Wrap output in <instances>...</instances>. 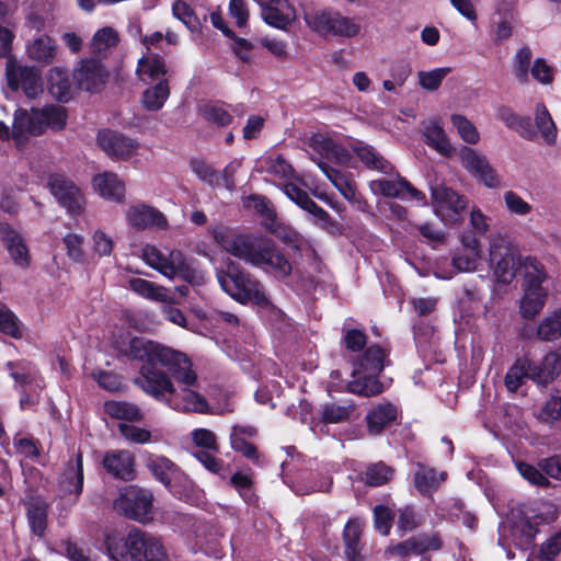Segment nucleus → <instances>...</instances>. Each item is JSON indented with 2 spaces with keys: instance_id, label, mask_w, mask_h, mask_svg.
Listing matches in <instances>:
<instances>
[{
  "instance_id": "f704fd0d",
  "label": "nucleus",
  "mask_w": 561,
  "mask_h": 561,
  "mask_svg": "<svg viewBox=\"0 0 561 561\" xmlns=\"http://www.w3.org/2000/svg\"><path fill=\"white\" fill-rule=\"evenodd\" d=\"M497 117L505 126L517 133L524 139H534V126L529 117L522 116L515 113L510 107H501L497 112Z\"/></svg>"
},
{
  "instance_id": "39448f33",
  "label": "nucleus",
  "mask_w": 561,
  "mask_h": 561,
  "mask_svg": "<svg viewBox=\"0 0 561 561\" xmlns=\"http://www.w3.org/2000/svg\"><path fill=\"white\" fill-rule=\"evenodd\" d=\"M67 113L61 105H46L42 108L32 107L16 110L13 121V136L18 145H21L27 135H41L47 128L60 130L66 126Z\"/></svg>"
},
{
  "instance_id": "09e8293b",
  "label": "nucleus",
  "mask_w": 561,
  "mask_h": 561,
  "mask_svg": "<svg viewBox=\"0 0 561 561\" xmlns=\"http://www.w3.org/2000/svg\"><path fill=\"white\" fill-rule=\"evenodd\" d=\"M7 368L16 386H31L36 377L35 367L26 360L8 362Z\"/></svg>"
},
{
  "instance_id": "4468645a",
  "label": "nucleus",
  "mask_w": 561,
  "mask_h": 561,
  "mask_svg": "<svg viewBox=\"0 0 561 561\" xmlns=\"http://www.w3.org/2000/svg\"><path fill=\"white\" fill-rule=\"evenodd\" d=\"M370 188L375 194H379L387 198L414 199L426 205L425 194L407 181L404 178L397 175V179H377L370 182Z\"/></svg>"
},
{
  "instance_id": "f257e3e1",
  "label": "nucleus",
  "mask_w": 561,
  "mask_h": 561,
  "mask_svg": "<svg viewBox=\"0 0 561 561\" xmlns=\"http://www.w3.org/2000/svg\"><path fill=\"white\" fill-rule=\"evenodd\" d=\"M119 352L135 360L145 362L135 383L147 394L164 401L170 408L185 412L204 413L206 399L194 388L197 375L191 359L182 352L144 337H131Z\"/></svg>"
},
{
  "instance_id": "4c0bfd02",
  "label": "nucleus",
  "mask_w": 561,
  "mask_h": 561,
  "mask_svg": "<svg viewBox=\"0 0 561 561\" xmlns=\"http://www.w3.org/2000/svg\"><path fill=\"white\" fill-rule=\"evenodd\" d=\"M352 149L357 158L369 169L383 173H388L392 169L390 162L380 156L374 147L363 141L357 140L352 144Z\"/></svg>"
},
{
  "instance_id": "7ed1b4c3",
  "label": "nucleus",
  "mask_w": 561,
  "mask_h": 561,
  "mask_svg": "<svg viewBox=\"0 0 561 561\" xmlns=\"http://www.w3.org/2000/svg\"><path fill=\"white\" fill-rule=\"evenodd\" d=\"M105 546L111 559L128 556L131 561H169L162 540L137 528L131 529L126 537L108 534Z\"/></svg>"
},
{
  "instance_id": "aec40b11",
  "label": "nucleus",
  "mask_w": 561,
  "mask_h": 561,
  "mask_svg": "<svg viewBox=\"0 0 561 561\" xmlns=\"http://www.w3.org/2000/svg\"><path fill=\"white\" fill-rule=\"evenodd\" d=\"M440 548L442 540L437 535L423 534L411 537L396 545H390L386 549V554L404 559L411 554H422L430 550H439Z\"/></svg>"
},
{
  "instance_id": "dca6fc26",
  "label": "nucleus",
  "mask_w": 561,
  "mask_h": 561,
  "mask_svg": "<svg viewBox=\"0 0 561 561\" xmlns=\"http://www.w3.org/2000/svg\"><path fill=\"white\" fill-rule=\"evenodd\" d=\"M100 148L114 160H127L137 153L139 144L123 134L105 129L98 134Z\"/></svg>"
},
{
  "instance_id": "a878e982",
  "label": "nucleus",
  "mask_w": 561,
  "mask_h": 561,
  "mask_svg": "<svg viewBox=\"0 0 561 561\" xmlns=\"http://www.w3.org/2000/svg\"><path fill=\"white\" fill-rule=\"evenodd\" d=\"M60 490L67 494H73L76 500L83 490V459L78 453L73 461H69L59 480Z\"/></svg>"
},
{
  "instance_id": "49530a36",
  "label": "nucleus",
  "mask_w": 561,
  "mask_h": 561,
  "mask_svg": "<svg viewBox=\"0 0 561 561\" xmlns=\"http://www.w3.org/2000/svg\"><path fill=\"white\" fill-rule=\"evenodd\" d=\"M31 59L42 64H50L55 57V45L50 37L42 35L35 38L27 47Z\"/></svg>"
},
{
  "instance_id": "e2e57ef3",
  "label": "nucleus",
  "mask_w": 561,
  "mask_h": 561,
  "mask_svg": "<svg viewBox=\"0 0 561 561\" xmlns=\"http://www.w3.org/2000/svg\"><path fill=\"white\" fill-rule=\"evenodd\" d=\"M352 407L327 403L322 407L321 417L325 423H340L350 419Z\"/></svg>"
},
{
  "instance_id": "5701e85b",
  "label": "nucleus",
  "mask_w": 561,
  "mask_h": 561,
  "mask_svg": "<svg viewBox=\"0 0 561 561\" xmlns=\"http://www.w3.org/2000/svg\"><path fill=\"white\" fill-rule=\"evenodd\" d=\"M73 79L80 89L95 92L105 82L106 73L101 62L94 58L84 59L73 72Z\"/></svg>"
},
{
  "instance_id": "393cba45",
  "label": "nucleus",
  "mask_w": 561,
  "mask_h": 561,
  "mask_svg": "<svg viewBox=\"0 0 561 561\" xmlns=\"http://www.w3.org/2000/svg\"><path fill=\"white\" fill-rule=\"evenodd\" d=\"M535 138L529 141H538L539 139L547 146H554L558 137L557 125L543 103H537L535 106Z\"/></svg>"
},
{
  "instance_id": "f8f14e48",
  "label": "nucleus",
  "mask_w": 561,
  "mask_h": 561,
  "mask_svg": "<svg viewBox=\"0 0 561 561\" xmlns=\"http://www.w3.org/2000/svg\"><path fill=\"white\" fill-rule=\"evenodd\" d=\"M5 77L13 91L22 89L28 99H36L44 91L39 73L34 68L20 67L12 58L7 60Z\"/></svg>"
},
{
  "instance_id": "c756f323",
  "label": "nucleus",
  "mask_w": 561,
  "mask_h": 561,
  "mask_svg": "<svg viewBox=\"0 0 561 561\" xmlns=\"http://www.w3.org/2000/svg\"><path fill=\"white\" fill-rule=\"evenodd\" d=\"M535 375L534 362L528 357L517 358L508 368L504 385L510 392H516L527 380H533Z\"/></svg>"
},
{
  "instance_id": "2f4dec72",
  "label": "nucleus",
  "mask_w": 561,
  "mask_h": 561,
  "mask_svg": "<svg viewBox=\"0 0 561 561\" xmlns=\"http://www.w3.org/2000/svg\"><path fill=\"white\" fill-rule=\"evenodd\" d=\"M446 479V471L437 472L434 468L417 463V470L414 473V485L422 495L431 496Z\"/></svg>"
},
{
  "instance_id": "f03ea898",
  "label": "nucleus",
  "mask_w": 561,
  "mask_h": 561,
  "mask_svg": "<svg viewBox=\"0 0 561 561\" xmlns=\"http://www.w3.org/2000/svg\"><path fill=\"white\" fill-rule=\"evenodd\" d=\"M215 241L228 253L245 263L263 268L278 279L291 273V264L270 239L254 234H232L228 228L214 229Z\"/></svg>"
},
{
  "instance_id": "20e7f679",
  "label": "nucleus",
  "mask_w": 561,
  "mask_h": 561,
  "mask_svg": "<svg viewBox=\"0 0 561 561\" xmlns=\"http://www.w3.org/2000/svg\"><path fill=\"white\" fill-rule=\"evenodd\" d=\"M386 352L379 345H370L363 355L353 362V379L347 383V391L363 397L377 396L383 386L378 376L385 367Z\"/></svg>"
},
{
  "instance_id": "13d9d810",
  "label": "nucleus",
  "mask_w": 561,
  "mask_h": 561,
  "mask_svg": "<svg viewBox=\"0 0 561 561\" xmlns=\"http://www.w3.org/2000/svg\"><path fill=\"white\" fill-rule=\"evenodd\" d=\"M13 446L18 454L32 460L37 459L41 455V444L38 439H35L32 436H22L20 434L15 435L13 438Z\"/></svg>"
},
{
  "instance_id": "58836bf2",
  "label": "nucleus",
  "mask_w": 561,
  "mask_h": 561,
  "mask_svg": "<svg viewBox=\"0 0 561 561\" xmlns=\"http://www.w3.org/2000/svg\"><path fill=\"white\" fill-rule=\"evenodd\" d=\"M129 288L139 296L153 301L169 302L172 300L165 287L144 278H131L129 280Z\"/></svg>"
},
{
  "instance_id": "774afa93",
  "label": "nucleus",
  "mask_w": 561,
  "mask_h": 561,
  "mask_svg": "<svg viewBox=\"0 0 561 561\" xmlns=\"http://www.w3.org/2000/svg\"><path fill=\"white\" fill-rule=\"evenodd\" d=\"M374 519L376 529L383 536L390 533L393 519V513L385 505H377L374 508Z\"/></svg>"
},
{
  "instance_id": "052dcab7",
  "label": "nucleus",
  "mask_w": 561,
  "mask_h": 561,
  "mask_svg": "<svg viewBox=\"0 0 561 561\" xmlns=\"http://www.w3.org/2000/svg\"><path fill=\"white\" fill-rule=\"evenodd\" d=\"M531 50L528 47L518 49L514 56V76L520 83L528 81V70L531 61Z\"/></svg>"
},
{
  "instance_id": "338daca9",
  "label": "nucleus",
  "mask_w": 561,
  "mask_h": 561,
  "mask_svg": "<svg viewBox=\"0 0 561 561\" xmlns=\"http://www.w3.org/2000/svg\"><path fill=\"white\" fill-rule=\"evenodd\" d=\"M504 203L510 213L525 216L528 215L533 207L513 191H507L503 195Z\"/></svg>"
},
{
  "instance_id": "9d476101",
  "label": "nucleus",
  "mask_w": 561,
  "mask_h": 561,
  "mask_svg": "<svg viewBox=\"0 0 561 561\" xmlns=\"http://www.w3.org/2000/svg\"><path fill=\"white\" fill-rule=\"evenodd\" d=\"M305 21L312 31L320 34L354 37L360 30L359 24L354 19L333 11L306 14Z\"/></svg>"
},
{
  "instance_id": "0eeeda50",
  "label": "nucleus",
  "mask_w": 561,
  "mask_h": 561,
  "mask_svg": "<svg viewBox=\"0 0 561 561\" xmlns=\"http://www.w3.org/2000/svg\"><path fill=\"white\" fill-rule=\"evenodd\" d=\"M524 270V295L519 302V313L526 320L534 319L543 309L547 290L542 287L546 278L543 265L535 257L526 256L522 262Z\"/></svg>"
},
{
  "instance_id": "bb28decb",
  "label": "nucleus",
  "mask_w": 561,
  "mask_h": 561,
  "mask_svg": "<svg viewBox=\"0 0 561 561\" xmlns=\"http://www.w3.org/2000/svg\"><path fill=\"white\" fill-rule=\"evenodd\" d=\"M167 67L164 59L158 54H146L138 60L136 73L146 84H154L159 80H167Z\"/></svg>"
},
{
  "instance_id": "6e6d98bb",
  "label": "nucleus",
  "mask_w": 561,
  "mask_h": 561,
  "mask_svg": "<svg viewBox=\"0 0 561 561\" xmlns=\"http://www.w3.org/2000/svg\"><path fill=\"white\" fill-rule=\"evenodd\" d=\"M450 71L449 67L436 68L431 71H419V84L424 90L436 91Z\"/></svg>"
},
{
  "instance_id": "37998d69",
  "label": "nucleus",
  "mask_w": 561,
  "mask_h": 561,
  "mask_svg": "<svg viewBox=\"0 0 561 561\" xmlns=\"http://www.w3.org/2000/svg\"><path fill=\"white\" fill-rule=\"evenodd\" d=\"M146 466L152 476L167 488L170 486L172 478L176 477L180 471L174 462L163 456H150Z\"/></svg>"
},
{
  "instance_id": "ddd939ff",
  "label": "nucleus",
  "mask_w": 561,
  "mask_h": 561,
  "mask_svg": "<svg viewBox=\"0 0 561 561\" xmlns=\"http://www.w3.org/2000/svg\"><path fill=\"white\" fill-rule=\"evenodd\" d=\"M48 187L58 203L72 215L81 213L84 196L81 190L68 178L61 174H51L48 178Z\"/></svg>"
},
{
  "instance_id": "79ce46f5",
  "label": "nucleus",
  "mask_w": 561,
  "mask_h": 561,
  "mask_svg": "<svg viewBox=\"0 0 561 561\" xmlns=\"http://www.w3.org/2000/svg\"><path fill=\"white\" fill-rule=\"evenodd\" d=\"M397 417V409L390 404H379L368 412L366 415L367 427L370 434L377 435L389 423L393 422Z\"/></svg>"
},
{
  "instance_id": "6e6552de",
  "label": "nucleus",
  "mask_w": 561,
  "mask_h": 561,
  "mask_svg": "<svg viewBox=\"0 0 561 561\" xmlns=\"http://www.w3.org/2000/svg\"><path fill=\"white\" fill-rule=\"evenodd\" d=\"M517 260L515 249L510 238L505 234H493L489 243V264L499 283L510 284L516 276L517 264L523 268L522 262Z\"/></svg>"
},
{
  "instance_id": "72a5a7b5",
  "label": "nucleus",
  "mask_w": 561,
  "mask_h": 561,
  "mask_svg": "<svg viewBox=\"0 0 561 561\" xmlns=\"http://www.w3.org/2000/svg\"><path fill=\"white\" fill-rule=\"evenodd\" d=\"M497 117L505 126L517 133L524 139H534V126L529 117L522 116L515 113L510 107H501L497 112Z\"/></svg>"
},
{
  "instance_id": "a18cd8bd",
  "label": "nucleus",
  "mask_w": 561,
  "mask_h": 561,
  "mask_svg": "<svg viewBox=\"0 0 561 561\" xmlns=\"http://www.w3.org/2000/svg\"><path fill=\"white\" fill-rule=\"evenodd\" d=\"M362 535V525L358 520H348L343 531V540L345 545V554L347 560H354L360 556L359 539Z\"/></svg>"
},
{
  "instance_id": "473e14b6",
  "label": "nucleus",
  "mask_w": 561,
  "mask_h": 561,
  "mask_svg": "<svg viewBox=\"0 0 561 561\" xmlns=\"http://www.w3.org/2000/svg\"><path fill=\"white\" fill-rule=\"evenodd\" d=\"M118 33L111 26L99 30L92 37L90 53L93 58L101 60L105 58L118 44Z\"/></svg>"
},
{
  "instance_id": "8fccbe9b",
  "label": "nucleus",
  "mask_w": 561,
  "mask_h": 561,
  "mask_svg": "<svg viewBox=\"0 0 561 561\" xmlns=\"http://www.w3.org/2000/svg\"><path fill=\"white\" fill-rule=\"evenodd\" d=\"M318 167L321 171L327 175V178L332 182V184L340 191V193L347 199L352 198L354 195V190L352 184L347 181L345 175L341 173L339 170L330 167L327 162L319 160Z\"/></svg>"
},
{
  "instance_id": "6ab92c4d",
  "label": "nucleus",
  "mask_w": 561,
  "mask_h": 561,
  "mask_svg": "<svg viewBox=\"0 0 561 561\" xmlns=\"http://www.w3.org/2000/svg\"><path fill=\"white\" fill-rule=\"evenodd\" d=\"M263 21L276 28L287 30L296 20V10L288 0H254Z\"/></svg>"
},
{
  "instance_id": "0e129e2a",
  "label": "nucleus",
  "mask_w": 561,
  "mask_h": 561,
  "mask_svg": "<svg viewBox=\"0 0 561 561\" xmlns=\"http://www.w3.org/2000/svg\"><path fill=\"white\" fill-rule=\"evenodd\" d=\"M67 250V255L73 262H84L83 237L77 233H68L62 239Z\"/></svg>"
},
{
  "instance_id": "3c124183",
  "label": "nucleus",
  "mask_w": 561,
  "mask_h": 561,
  "mask_svg": "<svg viewBox=\"0 0 561 561\" xmlns=\"http://www.w3.org/2000/svg\"><path fill=\"white\" fill-rule=\"evenodd\" d=\"M0 332L13 339L23 336L22 323L7 306L0 305Z\"/></svg>"
},
{
  "instance_id": "9b49d317",
  "label": "nucleus",
  "mask_w": 561,
  "mask_h": 561,
  "mask_svg": "<svg viewBox=\"0 0 561 561\" xmlns=\"http://www.w3.org/2000/svg\"><path fill=\"white\" fill-rule=\"evenodd\" d=\"M152 494L136 485L125 488L114 501V508L126 517L145 522L152 508Z\"/></svg>"
},
{
  "instance_id": "ea45409f",
  "label": "nucleus",
  "mask_w": 561,
  "mask_h": 561,
  "mask_svg": "<svg viewBox=\"0 0 561 561\" xmlns=\"http://www.w3.org/2000/svg\"><path fill=\"white\" fill-rule=\"evenodd\" d=\"M170 96V87L168 80H159L142 92L141 104L151 112L159 111L163 107L164 103Z\"/></svg>"
},
{
  "instance_id": "5fc2aeb1",
  "label": "nucleus",
  "mask_w": 561,
  "mask_h": 561,
  "mask_svg": "<svg viewBox=\"0 0 561 561\" xmlns=\"http://www.w3.org/2000/svg\"><path fill=\"white\" fill-rule=\"evenodd\" d=\"M393 476V469L383 462L371 463L365 471V481L370 486L387 483Z\"/></svg>"
},
{
  "instance_id": "864d4df0",
  "label": "nucleus",
  "mask_w": 561,
  "mask_h": 561,
  "mask_svg": "<svg viewBox=\"0 0 561 561\" xmlns=\"http://www.w3.org/2000/svg\"><path fill=\"white\" fill-rule=\"evenodd\" d=\"M450 121L463 141L474 145L480 140L477 127L466 116L453 114Z\"/></svg>"
},
{
  "instance_id": "de8ad7c7",
  "label": "nucleus",
  "mask_w": 561,
  "mask_h": 561,
  "mask_svg": "<svg viewBox=\"0 0 561 561\" xmlns=\"http://www.w3.org/2000/svg\"><path fill=\"white\" fill-rule=\"evenodd\" d=\"M424 137L426 144L436 149L439 153L444 156L450 154L451 145L438 122L433 121L425 126Z\"/></svg>"
},
{
  "instance_id": "680f3d73",
  "label": "nucleus",
  "mask_w": 561,
  "mask_h": 561,
  "mask_svg": "<svg viewBox=\"0 0 561 561\" xmlns=\"http://www.w3.org/2000/svg\"><path fill=\"white\" fill-rule=\"evenodd\" d=\"M230 446L234 451L240 453L254 465L262 463L257 448L250 443L249 439L240 438L237 435H230Z\"/></svg>"
},
{
  "instance_id": "1a4fd4ad",
  "label": "nucleus",
  "mask_w": 561,
  "mask_h": 561,
  "mask_svg": "<svg viewBox=\"0 0 561 561\" xmlns=\"http://www.w3.org/2000/svg\"><path fill=\"white\" fill-rule=\"evenodd\" d=\"M432 207L445 224H456L468 207V201L443 183L431 185Z\"/></svg>"
},
{
  "instance_id": "c9c22d12",
  "label": "nucleus",
  "mask_w": 561,
  "mask_h": 561,
  "mask_svg": "<svg viewBox=\"0 0 561 561\" xmlns=\"http://www.w3.org/2000/svg\"><path fill=\"white\" fill-rule=\"evenodd\" d=\"M47 87L49 93L60 102H68L71 98V83L67 70L61 67H54L47 75Z\"/></svg>"
},
{
  "instance_id": "bf43d9fd",
  "label": "nucleus",
  "mask_w": 561,
  "mask_h": 561,
  "mask_svg": "<svg viewBox=\"0 0 561 561\" xmlns=\"http://www.w3.org/2000/svg\"><path fill=\"white\" fill-rule=\"evenodd\" d=\"M481 255L478 252H467L458 250L453 256V266L459 272H473L477 270L478 264L481 260Z\"/></svg>"
},
{
  "instance_id": "c03bdc74",
  "label": "nucleus",
  "mask_w": 561,
  "mask_h": 561,
  "mask_svg": "<svg viewBox=\"0 0 561 561\" xmlns=\"http://www.w3.org/2000/svg\"><path fill=\"white\" fill-rule=\"evenodd\" d=\"M536 336L546 342H553L561 337V309L548 313L540 321Z\"/></svg>"
},
{
  "instance_id": "e433bc0d",
  "label": "nucleus",
  "mask_w": 561,
  "mask_h": 561,
  "mask_svg": "<svg viewBox=\"0 0 561 561\" xmlns=\"http://www.w3.org/2000/svg\"><path fill=\"white\" fill-rule=\"evenodd\" d=\"M309 145L324 158L332 159L339 163L346 162L350 157L348 152L343 147L321 134L312 136L309 140Z\"/></svg>"
},
{
  "instance_id": "4be33fe9",
  "label": "nucleus",
  "mask_w": 561,
  "mask_h": 561,
  "mask_svg": "<svg viewBox=\"0 0 561 561\" xmlns=\"http://www.w3.org/2000/svg\"><path fill=\"white\" fill-rule=\"evenodd\" d=\"M0 239L15 265L26 268L30 253L22 234L8 222H0Z\"/></svg>"
},
{
  "instance_id": "603ef678",
  "label": "nucleus",
  "mask_w": 561,
  "mask_h": 561,
  "mask_svg": "<svg viewBox=\"0 0 561 561\" xmlns=\"http://www.w3.org/2000/svg\"><path fill=\"white\" fill-rule=\"evenodd\" d=\"M203 118L217 126H227L232 122V115L221 104L209 103L201 107Z\"/></svg>"
},
{
  "instance_id": "423d86ee",
  "label": "nucleus",
  "mask_w": 561,
  "mask_h": 561,
  "mask_svg": "<svg viewBox=\"0 0 561 561\" xmlns=\"http://www.w3.org/2000/svg\"><path fill=\"white\" fill-rule=\"evenodd\" d=\"M216 276L221 289L236 301L270 306L264 285L250 273L232 267L228 271L217 270Z\"/></svg>"
},
{
  "instance_id": "69168bd1",
  "label": "nucleus",
  "mask_w": 561,
  "mask_h": 561,
  "mask_svg": "<svg viewBox=\"0 0 561 561\" xmlns=\"http://www.w3.org/2000/svg\"><path fill=\"white\" fill-rule=\"evenodd\" d=\"M173 15L181 20L187 28L194 31L199 26L197 16L195 15L192 8L184 1H176L172 7Z\"/></svg>"
},
{
  "instance_id": "b1692460",
  "label": "nucleus",
  "mask_w": 561,
  "mask_h": 561,
  "mask_svg": "<svg viewBox=\"0 0 561 561\" xmlns=\"http://www.w3.org/2000/svg\"><path fill=\"white\" fill-rule=\"evenodd\" d=\"M135 458L128 450H110L103 457V467L116 479L130 481L135 478Z\"/></svg>"
},
{
  "instance_id": "412c9836",
  "label": "nucleus",
  "mask_w": 561,
  "mask_h": 561,
  "mask_svg": "<svg viewBox=\"0 0 561 561\" xmlns=\"http://www.w3.org/2000/svg\"><path fill=\"white\" fill-rule=\"evenodd\" d=\"M127 222L136 229H167L168 220L158 209L138 204L128 207L126 210Z\"/></svg>"
},
{
  "instance_id": "f3484780",
  "label": "nucleus",
  "mask_w": 561,
  "mask_h": 561,
  "mask_svg": "<svg viewBox=\"0 0 561 561\" xmlns=\"http://www.w3.org/2000/svg\"><path fill=\"white\" fill-rule=\"evenodd\" d=\"M283 191L290 201L312 216V220L316 225H319L322 229L328 231L335 228V224L329 213L317 205L316 202L310 198L308 193L298 185L295 183H286Z\"/></svg>"
},
{
  "instance_id": "2eb2a0df",
  "label": "nucleus",
  "mask_w": 561,
  "mask_h": 561,
  "mask_svg": "<svg viewBox=\"0 0 561 561\" xmlns=\"http://www.w3.org/2000/svg\"><path fill=\"white\" fill-rule=\"evenodd\" d=\"M459 158L463 168L477 176L485 186L493 188L500 185L499 175L485 156L473 148L462 147L459 151Z\"/></svg>"
},
{
  "instance_id": "cd10ccee",
  "label": "nucleus",
  "mask_w": 561,
  "mask_h": 561,
  "mask_svg": "<svg viewBox=\"0 0 561 561\" xmlns=\"http://www.w3.org/2000/svg\"><path fill=\"white\" fill-rule=\"evenodd\" d=\"M27 523L33 535L43 537L47 528L48 504L38 496H32L24 503Z\"/></svg>"
},
{
  "instance_id": "a211bd4d",
  "label": "nucleus",
  "mask_w": 561,
  "mask_h": 561,
  "mask_svg": "<svg viewBox=\"0 0 561 561\" xmlns=\"http://www.w3.org/2000/svg\"><path fill=\"white\" fill-rule=\"evenodd\" d=\"M145 262L168 278H175L185 255L176 249L161 251L156 247H146L142 253Z\"/></svg>"
},
{
  "instance_id": "c85d7f7f",
  "label": "nucleus",
  "mask_w": 561,
  "mask_h": 561,
  "mask_svg": "<svg viewBox=\"0 0 561 561\" xmlns=\"http://www.w3.org/2000/svg\"><path fill=\"white\" fill-rule=\"evenodd\" d=\"M534 369L533 381L536 385L546 387L552 382L561 373V351L549 352L540 363L534 362Z\"/></svg>"
},
{
  "instance_id": "4d7b16f0",
  "label": "nucleus",
  "mask_w": 561,
  "mask_h": 561,
  "mask_svg": "<svg viewBox=\"0 0 561 561\" xmlns=\"http://www.w3.org/2000/svg\"><path fill=\"white\" fill-rule=\"evenodd\" d=\"M190 167L193 173L210 186H220V174L202 159H192Z\"/></svg>"
},
{
  "instance_id": "a19ab883",
  "label": "nucleus",
  "mask_w": 561,
  "mask_h": 561,
  "mask_svg": "<svg viewBox=\"0 0 561 561\" xmlns=\"http://www.w3.org/2000/svg\"><path fill=\"white\" fill-rule=\"evenodd\" d=\"M104 412L112 419L126 422H139L144 419L140 408L127 401H106L104 403Z\"/></svg>"
},
{
  "instance_id": "7c9ffc66",
  "label": "nucleus",
  "mask_w": 561,
  "mask_h": 561,
  "mask_svg": "<svg viewBox=\"0 0 561 561\" xmlns=\"http://www.w3.org/2000/svg\"><path fill=\"white\" fill-rule=\"evenodd\" d=\"M93 186L96 192L106 199L123 202L125 184L116 173L104 172L93 178Z\"/></svg>"
}]
</instances>
